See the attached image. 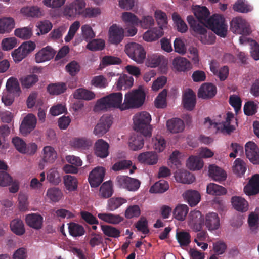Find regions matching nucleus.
Here are the masks:
<instances>
[{
	"label": "nucleus",
	"mask_w": 259,
	"mask_h": 259,
	"mask_svg": "<svg viewBox=\"0 0 259 259\" xmlns=\"http://www.w3.org/2000/svg\"><path fill=\"white\" fill-rule=\"evenodd\" d=\"M146 94L142 88L128 92L125 95L121 110L137 108L144 103Z\"/></svg>",
	"instance_id": "20e7f679"
},
{
	"label": "nucleus",
	"mask_w": 259,
	"mask_h": 259,
	"mask_svg": "<svg viewBox=\"0 0 259 259\" xmlns=\"http://www.w3.org/2000/svg\"><path fill=\"white\" fill-rule=\"evenodd\" d=\"M244 191L248 196L256 195L259 193V175L252 177L248 183L244 187Z\"/></svg>",
	"instance_id": "a211bd4d"
},
{
	"label": "nucleus",
	"mask_w": 259,
	"mask_h": 259,
	"mask_svg": "<svg viewBox=\"0 0 259 259\" xmlns=\"http://www.w3.org/2000/svg\"><path fill=\"white\" fill-rule=\"evenodd\" d=\"M47 89L50 94L57 95L63 93L66 90L67 87L65 83L59 82L49 84Z\"/></svg>",
	"instance_id": "09e8293b"
},
{
	"label": "nucleus",
	"mask_w": 259,
	"mask_h": 259,
	"mask_svg": "<svg viewBox=\"0 0 259 259\" xmlns=\"http://www.w3.org/2000/svg\"><path fill=\"white\" fill-rule=\"evenodd\" d=\"M112 124V120L111 116H102L94 129V134L98 137H102L109 131Z\"/></svg>",
	"instance_id": "6e6552de"
},
{
	"label": "nucleus",
	"mask_w": 259,
	"mask_h": 259,
	"mask_svg": "<svg viewBox=\"0 0 259 259\" xmlns=\"http://www.w3.org/2000/svg\"><path fill=\"white\" fill-rule=\"evenodd\" d=\"M248 225L252 231H255L258 226L259 216L257 214L252 212L248 219Z\"/></svg>",
	"instance_id": "338daca9"
},
{
	"label": "nucleus",
	"mask_w": 259,
	"mask_h": 259,
	"mask_svg": "<svg viewBox=\"0 0 259 259\" xmlns=\"http://www.w3.org/2000/svg\"><path fill=\"white\" fill-rule=\"evenodd\" d=\"M191 28L200 35V40L204 44L212 45L215 41V35L225 38L228 34V24L225 17H187Z\"/></svg>",
	"instance_id": "f257e3e1"
},
{
	"label": "nucleus",
	"mask_w": 259,
	"mask_h": 259,
	"mask_svg": "<svg viewBox=\"0 0 259 259\" xmlns=\"http://www.w3.org/2000/svg\"><path fill=\"white\" fill-rule=\"evenodd\" d=\"M10 228L12 231L18 235H22L25 232L23 222L20 219L12 220L10 223Z\"/></svg>",
	"instance_id": "c03bdc74"
},
{
	"label": "nucleus",
	"mask_w": 259,
	"mask_h": 259,
	"mask_svg": "<svg viewBox=\"0 0 259 259\" xmlns=\"http://www.w3.org/2000/svg\"><path fill=\"white\" fill-rule=\"evenodd\" d=\"M98 217L108 223L117 224L123 220V218L118 214H113L112 213H99Z\"/></svg>",
	"instance_id": "c9c22d12"
},
{
	"label": "nucleus",
	"mask_w": 259,
	"mask_h": 259,
	"mask_svg": "<svg viewBox=\"0 0 259 259\" xmlns=\"http://www.w3.org/2000/svg\"><path fill=\"white\" fill-rule=\"evenodd\" d=\"M217 93V87L211 83H205L201 85L198 92V96L204 99L213 97Z\"/></svg>",
	"instance_id": "2eb2a0df"
},
{
	"label": "nucleus",
	"mask_w": 259,
	"mask_h": 259,
	"mask_svg": "<svg viewBox=\"0 0 259 259\" xmlns=\"http://www.w3.org/2000/svg\"><path fill=\"white\" fill-rule=\"evenodd\" d=\"M20 12L24 16H41L43 15L40 8L34 6L23 7Z\"/></svg>",
	"instance_id": "ea45409f"
},
{
	"label": "nucleus",
	"mask_w": 259,
	"mask_h": 259,
	"mask_svg": "<svg viewBox=\"0 0 259 259\" xmlns=\"http://www.w3.org/2000/svg\"><path fill=\"white\" fill-rule=\"evenodd\" d=\"M187 166L192 170H199L203 166V161L199 157L191 156L187 162Z\"/></svg>",
	"instance_id": "f704fd0d"
},
{
	"label": "nucleus",
	"mask_w": 259,
	"mask_h": 259,
	"mask_svg": "<svg viewBox=\"0 0 259 259\" xmlns=\"http://www.w3.org/2000/svg\"><path fill=\"white\" fill-rule=\"evenodd\" d=\"M174 68L179 72H186L192 67L191 63L186 58L182 57H176L172 62Z\"/></svg>",
	"instance_id": "aec40b11"
},
{
	"label": "nucleus",
	"mask_w": 259,
	"mask_h": 259,
	"mask_svg": "<svg viewBox=\"0 0 259 259\" xmlns=\"http://www.w3.org/2000/svg\"><path fill=\"white\" fill-rule=\"evenodd\" d=\"M204 223L209 231L216 230L220 226V218L217 213L209 212L205 215Z\"/></svg>",
	"instance_id": "dca6fc26"
},
{
	"label": "nucleus",
	"mask_w": 259,
	"mask_h": 259,
	"mask_svg": "<svg viewBox=\"0 0 259 259\" xmlns=\"http://www.w3.org/2000/svg\"><path fill=\"white\" fill-rule=\"evenodd\" d=\"M123 21L126 24L125 29H127V35L133 36L137 32L135 27L138 25V17H122Z\"/></svg>",
	"instance_id": "393cba45"
},
{
	"label": "nucleus",
	"mask_w": 259,
	"mask_h": 259,
	"mask_svg": "<svg viewBox=\"0 0 259 259\" xmlns=\"http://www.w3.org/2000/svg\"><path fill=\"white\" fill-rule=\"evenodd\" d=\"M125 51L130 58L137 63H142L146 57V52L143 48L136 42L127 44Z\"/></svg>",
	"instance_id": "423d86ee"
},
{
	"label": "nucleus",
	"mask_w": 259,
	"mask_h": 259,
	"mask_svg": "<svg viewBox=\"0 0 259 259\" xmlns=\"http://www.w3.org/2000/svg\"><path fill=\"white\" fill-rule=\"evenodd\" d=\"M14 33L17 37L23 39H28L32 35L31 29L28 27L17 28L15 29Z\"/></svg>",
	"instance_id": "13d9d810"
},
{
	"label": "nucleus",
	"mask_w": 259,
	"mask_h": 259,
	"mask_svg": "<svg viewBox=\"0 0 259 259\" xmlns=\"http://www.w3.org/2000/svg\"><path fill=\"white\" fill-rule=\"evenodd\" d=\"M134 83V78L131 76L124 74L119 77L117 82V88L119 90L131 88Z\"/></svg>",
	"instance_id": "72a5a7b5"
},
{
	"label": "nucleus",
	"mask_w": 259,
	"mask_h": 259,
	"mask_svg": "<svg viewBox=\"0 0 259 259\" xmlns=\"http://www.w3.org/2000/svg\"><path fill=\"white\" fill-rule=\"evenodd\" d=\"M132 165L131 160H122L115 162L112 166V169L115 171H119L127 169Z\"/></svg>",
	"instance_id": "0e129e2a"
},
{
	"label": "nucleus",
	"mask_w": 259,
	"mask_h": 259,
	"mask_svg": "<svg viewBox=\"0 0 259 259\" xmlns=\"http://www.w3.org/2000/svg\"><path fill=\"white\" fill-rule=\"evenodd\" d=\"M113 194V189L111 182H104L101 186L99 195L101 198H108Z\"/></svg>",
	"instance_id": "79ce46f5"
},
{
	"label": "nucleus",
	"mask_w": 259,
	"mask_h": 259,
	"mask_svg": "<svg viewBox=\"0 0 259 259\" xmlns=\"http://www.w3.org/2000/svg\"><path fill=\"white\" fill-rule=\"evenodd\" d=\"M93 141L91 139L82 137L75 138L72 142V146L76 149L80 150H88L92 146Z\"/></svg>",
	"instance_id": "a878e982"
},
{
	"label": "nucleus",
	"mask_w": 259,
	"mask_h": 259,
	"mask_svg": "<svg viewBox=\"0 0 259 259\" xmlns=\"http://www.w3.org/2000/svg\"><path fill=\"white\" fill-rule=\"evenodd\" d=\"M189 211L186 204H179L174 210L173 214L175 219L179 221H184Z\"/></svg>",
	"instance_id": "4c0bfd02"
},
{
	"label": "nucleus",
	"mask_w": 259,
	"mask_h": 259,
	"mask_svg": "<svg viewBox=\"0 0 259 259\" xmlns=\"http://www.w3.org/2000/svg\"><path fill=\"white\" fill-rule=\"evenodd\" d=\"M257 112V105L253 101L247 102L244 106V114L247 116H251Z\"/></svg>",
	"instance_id": "774afa93"
},
{
	"label": "nucleus",
	"mask_w": 259,
	"mask_h": 259,
	"mask_svg": "<svg viewBox=\"0 0 259 259\" xmlns=\"http://www.w3.org/2000/svg\"><path fill=\"white\" fill-rule=\"evenodd\" d=\"M246 157L253 164L259 163V148L253 141L247 142L245 145Z\"/></svg>",
	"instance_id": "9b49d317"
},
{
	"label": "nucleus",
	"mask_w": 259,
	"mask_h": 259,
	"mask_svg": "<svg viewBox=\"0 0 259 259\" xmlns=\"http://www.w3.org/2000/svg\"><path fill=\"white\" fill-rule=\"evenodd\" d=\"M46 195L49 199L54 202H58L63 196L61 190L57 187L49 188Z\"/></svg>",
	"instance_id": "8fccbe9b"
},
{
	"label": "nucleus",
	"mask_w": 259,
	"mask_h": 259,
	"mask_svg": "<svg viewBox=\"0 0 259 259\" xmlns=\"http://www.w3.org/2000/svg\"><path fill=\"white\" fill-rule=\"evenodd\" d=\"M43 160L45 162L52 163L57 158V153L54 148L50 146H46L43 149Z\"/></svg>",
	"instance_id": "49530a36"
},
{
	"label": "nucleus",
	"mask_w": 259,
	"mask_h": 259,
	"mask_svg": "<svg viewBox=\"0 0 259 259\" xmlns=\"http://www.w3.org/2000/svg\"><path fill=\"white\" fill-rule=\"evenodd\" d=\"M105 46V41L101 39H93L87 45V48L92 51L102 50Z\"/></svg>",
	"instance_id": "bf43d9fd"
},
{
	"label": "nucleus",
	"mask_w": 259,
	"mask_h": 259,
	"mask_svg": "<svg viewBox=\"0 0 259 259\" xmlns=\"http://www.w3.org/2000/svg\"><path fill=\"white\" fill-rule=\"evenodd\" d=\"M17 40L15 37H9L3 39L2 47L3 50L8 51L14 48L17 45Z\"/></svg>",
	"instance_id": "69168bd1"
},
{
	"label": "nucleus",
	"mask_w": 259,
	"mask_h": 259,
	"mask_svg": "<svg viewBox=\"0 0 259 259\" xmlns=\"http://www.w3.org/2000/svg\"><path fill=\"white\" fill-rule=\"evenodd\" d=\"M28 226L36 230L40 229L42 227L43 218L37 213H31L27 215L25 219Z\"/></svg>",
	"instance_id": "5701e85b"
},
{
	"label": "nucleus",
	"mask_w": 259,
	"mask_h": 259,
	"mask_svg": "<svg viewBox=\"0 0 259 259\" xmlns=\"http://www.w3.org/2000/svg\"><path fill=\"white\" fill-rule=\"evenodd\" d=\"M38 80L36 75H27L21 79L22 85L26 88H29Z\"/></svg>",
	"instance_id": "e2e57ef3"
},
{
	"label": "nucleus",
	"mask_w": 259,
	"mask_h": 259,
	"mask_svg": "<svg viewBox=\"0 0 259 259\" xmlns=\"http://www.w3.org/2000/svg\"><path fill=\"white\" fill-rule=\"evenodd\" d=\"M176 238L181 247L187 246L191 242L190 234L187 232L181 231L177 232Z\"/></svg>",
	"instance_id": "864d4df0"
},
{
	"label": "nucleus",
	"mask_w": 259,
	"mask_h": 259,
	"mask_svg": "<svg viewBox=\"0 0 259 259\" xmlns=\"http://www.w3.org/2000/svg\"><path fill=\"white\" fill-rule=\"evenodd\" d=\"M133 120L135 131L142 134L145 137H151L152 133L150 123L151 117L149 113L145 111L138 113L134 116Z\"/></svg>",
	"instance_id": "39448f33"
},
{
	"label": "nucleus",
	"mask_w": 259,
	"mask_h": 259,
	"mask_svg": "<svg viewBox=\"0 0 259 259\" xmlns=\"http://www.w3.org/2000/svg\"><path fill=\"white\" fill-rule=\"evenodd\" d=\"M207 193L210 195L220 196L226 193L225 188L214 183H210L207 186Z\"/></svg>",
	"instance_id": "3c124183"
},
{
	"label": "nucleus",
	"mask_w": 259,
	"mask_h": 259,
	"mask_svg": "<svg viewBox=\"0 0 259 259\" xmlns=\"http://www.w3.org/2000/svg\"><path fill=\"white\" fill-rule=\"evenodd\" d=\"M163 58L164 57L163 56L157 54L148 55L146 64L148 67L152 68L156 67L160 64Z\"/></svg>",
	"instance_id": "5fc2aeb1"
},
{
	"label": "nucleus",
	"mask_w": 259,
	"mask_h": 259,
	"mask_svg": "<svg viewBox=\"0 0 259 259\" xmlns=\"http://www.w3.org/2000/svg\"><path fill=\"white\" fill-rule=\"evenodd\" d=\"M15 25V21L12 17H0V34L10 32Z\"/></svg>",
	"instance_id": "b1692460"
},
{
	"label": "nucleus",
	"mask_w": 259,
	"mask_h": 259,
	"mask_svg": "<svg viewBox=\"0 0 259 259\" xmlns=\"http://www.w3.org/2000/svg\"><path fill=\"white\" fill-rule=\"evenodd\" d=\"M166 126L168 130L173 133L182 132L185 127L184 122L179 118L168 120L167 121Z\"/></svg>",
	"instance_id": "cd10ccee"
},
{
	"label": "nucleus",
	"mask_w": 259,
	"mask_h": 259,
	"mask_svg": "<svg viewBox=\"0 0 259 259\" xmlns=\"http://www.w3.org/2000/svg\"><path fill=\"white\" fill-rule=\"evenodd\" d=\"M55 54L56 51L51 46H48L35 54V61L39 63L49 61L54 58Z\"/></svg>",
	"instance_id": "4468645a"
},
{
	"label": "nucleus",
	"mask_w": 259,
	"mask_h": 259,
	"mask_svg": "<svg viewBox=\"0 0 259 259\" xmlns=\"http://www.w3.org/2000/svg\"><path fill=\"white\" fill-rule=\"evenodd\" d=\"M164 34L161 28L156 27L150 29L145 32L143 35V39L148 42L156 40L161 37Z\"/></svg>",
	"instance_id": "c756f323"
},
{
	"label": "nucleus",
	"mask_w": 259,
	"mask_h": 259,
	"mask_svg": "<svg viewBox=\"0 0 259 259\" xmlns=\"http://www.w3.org/2000/svg\"><path fill=\"white\" fill-rule=\"evenodd\" d=\"M105 171L102 167H97L92 170L89 176V182L92 187H97L103 182Z\"/></svg>",
	"instance_id": "1a4fd4ad"
},
{
	"label": "nucleus",
	"mask_w": 259,
	"mask_h": 259,
	"mask_svg": "<svg viewBox=\"0 0 259 259\" xmlns=\"http://www.w3.org/2000/svg\"><path fill=\"white\" fill-rule=\"evenodd\" d=\"M246 169L245 163L243 160L237 158L235 160L234 165L233 167L234 173L240 177L244 174Z\"/></svg>",
	"instance_id": "6e6d98bb"
},
{
	"label": "nucleus",
	"mask_w": 259,
	"mask_h": 259,
	"mask_svg": "<svg viewBox=\"0 0 259 259\" xmlns=\"http://www.w3.org/2000/svg\"><path fill=\"white\" fill-rule=\"evenodd\" d=\"M144 137L145 136L140 133L139 134L132 136L129 142L130 148L133 151L141 149L144 145Z\"/></svg>",
	"instance_id": "473e14b6"
},
{
	"label": "nucleus",
	"mask_w": 259,
	"mask_h": 259,
	"mask_svg": "<svg viewBox=\"0 0 259 259\" xmlns=\"http://www.w3.org/2000/svg\"><path fill=\"white\" fill-rule=\"evenodd\" d=\"M208 173L209 176L210 178L218 182L223 181L227 177L225 171L214 164H211L209 166Z\"/></svg>",
	"instance_id": "4be33fe9"
},
{
	"label": "nucleus",
	"mask_w": 259,
	"mask_h": 259,
	"mask_svg": "<svg viewBox=\"0 0 259 259\" xmlns=\"http://www.w3.org/2000/svg\"><path fill=\"white\" fill-rule=\"evenodd\" d=\"M109 40L114 45H118L121 42L124 37V30L116 24L112 25L109 30Z\"/></svg>",
	"instance_id": "ddd939ff"
},
{
	"label": "nucleus",
	"mask_w": 259,
	"mask_h": 259,
	"mask_svg": "<svg viewBox=\"0 0 259 259\" xmlns=\"http://www.w3.org/2000/svg\"><path fill=\"white\" fill-rule=\"evenodd\" d=\"M109 145L107 142L102 139H98L95 143V154L97 157L106 158L109 154Z\"/></svg>",
	"instance_id": "f3484780"
},
{
	"label": "nucleus",
	"mask_w": 259,
	"mask_h": 259,
	"mask_svg": "<svg viewBox=\"0 0 259 259\" xmlns=\"http://www.w3.org/2000/svg\"><path fill=\"white\" fill-rule=\"evenodd\" d=\"M175 178L178 182L184 184H191L195 178L192 174L186 170L180 169L175 174Z\"/></svg>",
	"instance_id": "bb28decb"
},
{
	"label": "nucleus",
	"mask_w": 259,
	"mask_h": 259,
	"mask_svg": "<svg viewBox=\"0 0 259 259\" xmlns=\"http://www.w3.org/2000/svg\"><path fill=\"white\" fill-rule=\"evenodd\" d=\"M231 202L234 208L238 211L244 212L247 211L248 209L247 201L241 197H232Z\"/></svg>",
	"instance_id": "c85d7f7f"
},
{
	"label": "nucleus",
	"mask_w": 259,
	"mask_h": 259,
	"mask_svg": "<svg viewBox=\"0 0 259 259\" xmlns=\"http://www.w3.org/2000/svg\"><path fill=\"white\" fill-rule=\"evenodd\" d=\"M68 225L69 234L73 237L81 236L85 233L84 229L81 225L71 222L68 223Z\"/></svg>",
	"instance_id": "37998d69"
},
{
	"label": "nucleus",
	"mask_w": 259,
	"mask_h": 259,
	"mask_svg": "<svg viewBox=\"0 0 259 259\" xmlns=\"http://www.w3.org/2000/svg\"><path fill=\"white\" fill-rule=\"evenodd\" d=\"M91 83L92 85L100 89L105 88L108 85L106 78L103 75L93 77L91 80Z\"/></svg>",
	"instance_id": "680f3d73"
},
{
	"label": "nucleus",
	"mask_w": 259,
	"mask_h": 259,
	"mask_svg": "<svg viewBox=\"0 0 259 259\" xmlns=\"http://www.w3.org/2000/svg\"><path fill=\"white\" fill-rule=\"evenodd\" d=\"M203 220L202 214L199 210L191 211L188 215V225L195 232L202 229Z\"/></svg>",
	"instance_id": "9d476101"
},
{
	"label": "nucleus",
	"mask_w": 259,
	"mask_h": 259,
	"mask_svg": "<svg viewBox=\"0 0 259 259\" xmlns=\"http://www.w3.org/2000/svg\"><path fill=\"white\" fill-rule=\"evenodd\" d=\"M137 159L141 163L154 165L157 163L158 157L155 152L148 151L140 153L138 155Z\"/></svg>",
	"instance_id": "412c9836"
},
{
	"label": "nucleus",
	"mask_w": 259,
	"mask_h": 259,
	"mask_svg": "<svg viewBox=\"0 0 259 259\" xmlns=\"http://www.w3.org/2000/svg\"><path fill=\"white\" fill-rule=\"evenodd\" d=\"M233 9L238 12L247 13L252 11L253 7L246 0H237L233 5Z\"/></svg>",
	"instance_id": "2f4dec72"
},
{
	"label": "nucleus",
	"mask_w": 259,
	"mask_h": 259,
	"mask_svg": "<svg viewBox=\"0 0 259 259\" xmlns=\"http://www.w3.org/2000/svg\"><path fill=\"white\" fill-rule=\"evenodd\" d=\"M36 124V117L32 114H28L21 123L20 126V132L22 135H26L34 129Z\"/></svg>",
	"instance_id": "f8f14e48"
},
{
	"label": "nucleus",
	"mask_w": 259,
	"mask_h": 259,
	"mask_svg": "<svg viewBox=\"0 0 259 259\" xmlns=\"http://www.w3.org/2000/svg\"><path fill=\"white\" fill-rule=\"evenodd\" d=\"M101 230L104 234L109 237L118 238L120 235V231L116 228L109 225H102Z\"/></svg>",
	"instance_id": "603ef678"
},
{
	"label": "nucleus",
	"mask_w": 259,
	"mask_h": 259,
	"mask_svg": "<svg viewBox=\"0 0 259 259\" xmlns=\"http://www.w3.org/2000/svg\"><path fill=\"white\" fill-rule=\"evenodd\" d=\"M126 202L127 200L122 197L111 198L108 200L107 209L110 211H114Z\"/></svg>",
	"instance_id": "58836bf2"
},
{
	"label": "nucleus",
	"mask_w": 259,
	"mask_h": 259,
	"mask_svg": "<svg viewBox=\"0 0 259 259\" xmlns=\"http://www.w3.org/2000/svg\"><path fill=\"white\" fill-rule=\"evenodd\" d=\"M64 181L67 190L72 191L77 189L78 182L75 177L66 175L64 177Z\"/></svg>",
	"instance_id": "4d7b16f0"
},
{
	"label": "nucleus",
	"mask_w": 259,
	"mask_h": 259,
	"mask_svg": "<svg viewBox=\"0 0 259 259\" xmlns=\"http://www.w3.org/2000/svg\"><path fill=\"white\" fill-rule=\"evenodd\" d=\"M192 10L194 13V16H223L222 15L218 14H214L210 16L209 10L205 6L193 5Z\"/></svg>",
	"instance_id": "a18cd8bd"
},
{
	"label": "nucleus",
	"mask_w": 259,
	"mask_h": 259,
	"mask_svg": "<svg viewBox=\"0 0 259 259\" xmlns=\"http://www.w3.org/2000/svg\"><path fill=\"white\" fill-rule=\"evenodd\" d=\"M230 29L238 34L247 35L251 33L249 24L242 17H234L230 22Z\"/></svg>",
	"instance_id": "0eeeda50"
},
{
	"label": "nucleus",
	"mask_w": 259,
	"mask_h": 259,
	"mask_svg": "<svg viewBox=\"0 0 259 259\" xmlns=\"http://www.w3.org/2000/svg\"><path fill=\"white\" fill-rule=\"evenodd\" d=\"M196 95L191 89L186 91L183 96L184 107L189 111H192L196 105Z\"/></svg>",
	"instance_id": "6ab92c4d"
},
{
	"label": "nucleus",
	"mask_w": 259,
	"mask_h": 259,
	"mask_svg": "<svg viewBox=\"0 0 259 259\" xmlns=\"http://www.w3.org/2000/svg\"><path fill=\"white\" fill-rule=\"evenodd\" d=\"M86 3L83 0H74L72 3L66 5L63 10L64 16H74L80 15L83 12L84 16H96L101 14L98 8H88L85 9Z\"/></svg>",
	"instance_id": "f03ea898"
},
{
	"label": "nucleus",
	"mask_w": 259,
	"mask_h": 259,
	"mask_svg": "<svg viewBox=\"0 0 259 259\" xmlns=\"http://www.w3.org/2000/svg\"><path fill=\"white\" fill-rule=\"evenodd\" d=\"M141 210L139 206L137 205H133L128 206L125 211V217L127 219L137 218L139 217Z\"/></svg>",
	"instance_id": "052dcab7"
},
{
	"label": "nucleus",
	"mask_w": 259,
	"mask_h": 259,
	"mask_svg": "<svg viewBox=\"0 0 259 259\" xmlns=\"http://www.w3.org/2000/svg\"><path fill=\"white\" fill-rule=\"evenodd\" d=\"M73 97L77 99H83L85 100H90L94 99L95 97V94L86 89L80 88L77 89L73 93Z\"/></svg>",
	"instance_id": "e433bc0d"
},
{
	"label": "nucleus",
	"mask_w": 259,
	"mask_h": 259,
	"mask_svg": "<svg viewBox=\"0 0 259 259\" xmlns=\"http://www.w3.org/2000/svg\"><path fill=\"white\" fill-rule=\"evenodd\" d=\"M184 199L191 206L196 205L200 200V195L195 190H187L183 194Z\"/></svg>",
	"instance_id": "7c9ffc66"
},
{
	"label": "nucleus",
	"mask_w": 259,
	"mask_h": 259,
	"mask_svg": "<svg viewBox=\"0 0 259 259\" xmlns=\"http://www.w3.org/2000/svg\"><path fill=\"white\" fill-rule=\"evenodd\" d=\"M122 94L120 92L113 93L98 100L95 106V110L107 111L111 108L121 109Z\"/></svg>",
	"instance_id": "7ed1b4c3"
},
{
	"label": "nucleus",
	"mask_w": 259,
	"mask_h": 259,
	"mask_svg": "<svg viewBox=\"0 0 259 259\" xmlns=\"http://www.w3.org/2000/svg\"><path fill=\"white\" fill-rule=\"evenodd\" d=\"M169 188L168 183L165 180H160L155 183L149 190L151 193H162Z\"/></svg>",
	"instance_id": "de8ad7c7"
},
{
	"label": "nucleus",
	"mask_w": 259,
	"mask_h": 259,
	"mask_svg": "<svg viewBox=\"0 0 259 259\" xmlns=\"http://www.w3.org/2000/svg\"><path fill=\"white\" fill-rule=\"evenodd\" d=\"M7 90L11 93L16 96H19L21 92L19 83L17 79L14 77H10L8 79L6 83Z\"/></svg>",
	"instance_id": "a19ab883"
}]
</instances>
